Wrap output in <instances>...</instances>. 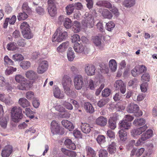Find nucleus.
Wrapping results in <instances>:
<instances>
[{"label": "nucleus", "mask_w": 157, "mask_h": 157, "mask_svg": "<svg viewBox=\"0 0 157 157\" xmlns=\"http://www.w3.org/2000/svg\"><path fill=\"white\" fill-rule=\"evenodd\" d=\"M61 83L65 93L68 96H72L74 92L70 89L72 83L71 78L68 76L64 75L62 79Z\"/></svg>", "instance_id": "1"}, {"label": "nucleus", "mask_w": 157, "mask_h": 157, "mask_svg": "<svg viewBox=\"0 0 157 157\" xmlns=\"http://www.w3.org/2000/svg\"><path fill=\"white\" fill-rule=\"evenodd\" d=\"M63 27H60L57 29L52 39L53 42H60L66 38L67 36V33L66 32L63 30Z\"/></svg>", "instance_id": "2"}, {"label": "nucleus", "mask_w": 157, "mask_h": 157, "mask_svg": "<svg viewBox=\"0 0 157 157\" xmlns=\"http://www.w3.org/2000/svg\"><path fill=\"white\" fill-rule=\"evenodd\" d=\"M12 120L14 122H19L23 117L21 108L19 107H13L11 110Z\"/></svg>", "instance_id": "3"}, {"label": "nucleus", "mask_w": 157, "mask_h": 157, "mask_svg": "<svg viewBox=\"0 0 157 157\" xmlns=\"http://www.w3.org/2000/svg\"><path fill=\"white\" fill-rule=\"evenodd\" d=\"M22 30V33L24 38L30 39L33 37V35L31 32L29 25L26 22L22 23L20 26Z\"/></svg>", "instance_id": "4"}, {"label": "nucleus", "mask_w": 157, "mask_h": 157, "mask_svg": "<svg viewBox=\"0 0 157 157\" xmlns=\"http://www.w3.org/2000/svg\"><path fill=\"white\" fill-rule=\"evenodd\" d=\"M127 111L130 113H133L134 115L137 117L141 116L142 115V112L139 111V107L136 104L131 103L129 104L127 108Z\"/></svg>", "instance_id": "5"}, {"label": "nucleus", "mask_w": 157, "mask_h": 157, "mask_svg": "<svg viewBox=\"0 0 157 157\" xmlns=\"http://www.w3.org/2000/svg\"><path fill=\"white\" fill-rule=\"evenodd\" d=\"M82 23L85 27H92L94 23V17L91 14H90L88 13H86L84 15V19L82 20Z\"/></svg>", "instance_id": "6"}, {"label": "nucleus", "mask_w": 157, "mask_h": 157, "mask_svg": "<svg viewBox=\"0 0 157 157\" xmlns=\"http://www.w3.org/2000/svg\"><path fill=\"white\" fill-rule=\"evenodd\" d=\"M47 10L49 14L52 17H54L57 13V9L54 0H48Z\"/></svg>", "instance_id": "7"}, {"label": "nucleus", "mask_w": 157, "mask_h": 157, "mask_svg": "<svg viewBox=\"0 0 157 157\" xmlns=\"http://www.w3.org/2000/svg\"><path fill=\"white\" fill-rule=\"evenodd\" d=\"M74 85L75 88L77 90L81 89L83 84L82 76L80 75H76L74 77Z\"/></svg>", "instance_id": "8"}, {"label": "nucleus", "mask_w": 157, "mask_h": 157, "mask_svg": "<svg viewBox=\"0 0 157 157\" xmlns=\"http://www.w3.org/2000/svg\"><path fill=\"white\" fill-rule=\"evenodd\" d=\"M114 86L116 90H120L122 94H124L125 93L126 85L121 80H116L115 82Z\"/></svg>", "instance_id": "9"}, {"label": "nucleus", "mask_w": 157, "mask_h": 157, "mask_svg": "<svg viewBox=\"0 0 157 157\" xmlns=\"http://www.w3.org/2000/svg\"><path fill=\"white\" fill-rule=\"evenodd\" d=\"M147 124H145L139 128L133 129L131 131V135L134 137L136 138L138 136L144 132L147 129Z\"/></svg>", "instance_id": "10"}, {"label": "nucleus", "mask_w": 157, "mask_h": 157, "mask_svg": "<svg viewBox=\"0 0 157 157\" xmlns=\"http://www.w3.org/2000/svg\"><path fill=\"white\" fill-rule=\"evenodd\" d=\"M51 129L52 132L54 134H62L64 133L63 129L61 128L62 133L59 132L60 131V127L58 123L55 121H53L51 123Z\"/></svg>", "instance_id": "11"}, {"label": "nucleus", "mask_w": 157, "mask_h": 157, "mask_svg": "<svg viewBox=\"0 0 157 157\" xmlns=\"http://www.w3.org/2000/svg\"><path fill=\"white\" fill-rule=\"evenodd\" d=\"M48 66L47 61L44 60L40 61L37 68V72L39 74L43 73L47 69Z\"/></svg>", "instance_id": "12"}, {"label": "nucleus", "mask_w": 157, "mask_h": 157, "mask_svg": "<svg viewBox=\"0 0 157 157\" xmlns=\"http://www.w3.org/2000/svg\"><path fill=\"white\" fill-rule=\"evenodd\" d=\"M85 73L88 76H92L94 75L96 69L95 66L91 64H86L84 67Z\"/></svg>", "instance_id": "13"}, {"label": "nucleus", "mask_w": 157, "mask_h": 157, "mask_svg": "<svg viewBox=\"0 0 157 157\" xmlns=\"http://www.w3.org/2000/svg\"><path fill=\"white\" fill-rule=\"evenodd\" d=\"M13 148L11 146L8 145L4 147L2 150L1 155L2 157H8L12 153Z\"/></svg>", "instance_id": "14"}, {"label": "nucleus", "mask_w": 157, "mask_h": 157, "mask_svg": "<svg viewBox=\"0 0 157 157\" xmlns=\"http://www.w3.org/2000/svg\"><path fill=\"white\" fill-rule=\"evenodd\" d=\"M99 12L105 18L110 19L113 17V15L111 12L107 9H100L99 10Z\"/></svg>", "instance_id": "15"}, {"label": "nucleus", "mask_w": 157, "mask_h": 157, "mask_svg": "<svg viewBox=\"0 0 157 157\" xmlns=\"http://www.w3.org/2000/svg\"><path fill=\"white\" fill-rule=\"evenodd\" d=\"M25 76L28 78L34 80L38 78V76L36 73L33 70H29L26 72Z\"/></svg>", "instance_id": "16"}, {"label": "nucleus", "mask_w": 157, "mask_h": 157, "mask_svg": "<svg viewBox=\"0 0 157 157\" xmlns=\"http://www.w3.org/2000/svg\"><path fill=\"white\" fill-rule=\"evenodd\" d=\"M153 135V131L151 129H148L141 135V139L142 140L145 141L151 137Z\"/></svg>", "instance_id": "17"}, {"label": "nucleus", "mask_w": 157, "mask_h": 157, "mask_svg": "<svg viewBox=\"0 0 157 157\" xmlns=\"http://www.w3.org/2000/svg\"><path fill=\"white\" fill-rule=\"evenodd\" d=\"M73 48L75 51L78 53H81L84 50L85 47L82 44L79 43L78 42L75 43Z\"/></svg>", "instance_id": "18"}, {"label": "nucleus", "mask_w": 157, "mask_h": 157, "mask_svg": "<svg viewBox=\"0 0 157 157\" xmlns=\"http://www.w3.org/2000/svg\"><path fill=\"white\" fill-rule=\"evenodd\" d=\"M0 101L8 105L12 104L13 103L10 97H5V94L1 92H0Z\"/></svg>", "instance_id": "19"}, {"label": "nucleus", "mask_w": 157, "mask_h": 157, "mask_svg": "<svg viewBox=\"0 0 157 157\" xmlns=\"http://www.w3.org/2000/svg\"><path fill=\"white\" fill-rule=\"evenodd\" d=\"M54 96L56 98L63 99L64 97V94L61 93L60 90L58 87H55L53 90Z\"/></svg>", "instance_id": "20"}, {"label": "nucleus", "mask_w": 157, "mask_h": 157, "mask_svg": "<svg viewBox=\"0 0 157 157\" xmlns=\"http://www.w3.org/2000/svg\"><path fill=\"white\" fill-rule=\"evenodd\" d=\"M145 150L144 148H141L139 149L133 148L131 151V156L136 155L137 156H140L144 152Z\"/></svg>", "instance_id": "21"}, {"label": "nucleus", "mask_w": 157, "mask_h": 157, "mask_svg": "<svg viewBox=\"0 0 157 157\" xmlns=\"http://www.w3.org/2000/svg\"><path fill=\"white\" fill-rule=\"evenodd\" d=\"M107 122V120L106 117L103 116H100L98 117L96 121V123L101 126H105Z\"/></svg>", "instance_id": "22"}, {"label": "nucleus", "mask_w": 157, "mask_h": 157, "mask_svg": "<svg viewBox=\"0 0 157 157\" xmlns=\"http://www.w3.org/2000/svg\"><path fill=\"white\" fill-rule=\"evenodd\" d=\"M131 123L125 121L124 119L119 124V128L121 130L128 129L131 126Z\"/></svg>", "instance_id": "23"}, {"label": "nucleus", "mask_w": 157, "mask_h": 157, "mask_svg": "<svg viewBox=\"0 0 157 157\" xmlns=\"http://www.w3.org/2000/svg\"><path fill=\"white\" fill-rule=\"evenodd\" d=\"M62 125L69 131H72L74 128V126L72 123L67 120H63L62 121Z\"/></svg>", "instance_id": "24"}, {"label": "nucleus", "mask_w": 157, "mask_h": 157, "mask_svg": "<svg viewBox=\"0 0 157 157\" xmlns=\"http://www.w3.org/2000/svg\"><path fill=\"white\" fill-rule=\"evenodd\" d=\"M81 128L82 132L85 133H88L91 130V127L90 125L86 123H82Z\"/></svg>", "instance_id": "25"}, {"label": "nucleus", "mask_w": 157, "mask_h": 157, "mask_svg": "<svg viewBox=\"0 0 157 157\" xmlns=\"http://www.w3.org/2000/svg\"><path fill=\"white\" fill-rule=\"evenodd\" d=\"M64 144L66 147L69 149L74 150L76 149V147L75 144L72 142L70 139H66L64 142Z\"/></svg>", "instance_id": "26"}, {"label": "nucleus", "mask_w": 157, "mask_h": 157, "mask_svg": "<svg viewBox=\"0 0 157 157\" xmlns=\"http://www.w3.org/2000/svg\"><path fill=\"white\" fill-rule=\"evenodd\" d=\"M20 84L17 86V88L19 90H28L29 87V84L27 80L20 83Z\"/></svg>", "instance_id": "27"}, {"label": "nucleus", "mask_w": 157, "mask_h": 157, "mask_svg": "<svg viewBox=\"0 0 157 157\" xmlns=\"http://www.w3.org/2000/svg\"><path fill=\"white\" fill-rule=\"evenodd\" d=\"M18 104L23 108L28 107L30 105L29 101L25 98H21L18 100Z\"/></svg>", "instance_id": "28"}, {"label": "nucleus", "mask_w": 157, "mask_h": 157, "mask_svg": "<svg viewBox=\"0 0 157 157\" xmlns=\"http://www.w3.org/2000/svg\"><path fill=\"white\" fill-rule=\"evenodd\" d=\"M69 44V43L68 41L63 43L57 48L58 52H64L67 48Z\"/></svg>", "instance_id": "29"}, {"label": "nucleus", "mask_w": 157, "mask_h": 157, "mask_svg": "<svg viewBox=\"0 0 157 157\" xmlns=\"http://www.w3.org/2000/svg\"><path fill=\"white\" fill-rule=\"evenodd\" d=\"M117 147L116 143L114 142H112L109 145L108 150L110 154H112L116 152Z\"/></svg>", "instance_id": "30"}, {"label": "nucleus", "mask_w": 157, "mask_h": 157, "mask_svg": "<svg viewBox=\"0 0 157 157\" xmlns=\"http://www.w3.org/2000/svg\"><path fill=\"white\" fill-rule=\"evenodd\" d=\"M81 29V25L78 22L75 21H74L73 26L72 28V30L75 33H77L80 31Z\"/></svg>", "instance_id": "31"}, {"label": "nucleus", "mask_w": 157, "mask_h": 157, "mask_svg": "<svg viewBox=\"0 0 157 157\" xmlns=\"http://www.w3.org/2000/svg\"><path fill=\"white\" fill-rule=\"evenodd\" d=\"M84 109L87 112L92 113L94 111V109L91 104L89 102L85 103L84 104Z\"/></svg>", "instance_id": "32"}, {"label": "nucleus", "mask_w": 157, "mask_h": 157, "mask_svg": "<svg viewBox=\"0 0 157 157\" xmlns=\"http://www.w3.org/2000/svg\"><path fill=\"white\" fill-rule=\"evenodd\" d=\"M116 118L114 117H110L109 119L108 123L109 126L111 129H114L116 127Z\"/></svg>", "instance_id": "33"}, {"label": "nucleus", "mask_w": 157, "mask_h": 157, "mask_svg": "<svg viewBox=\"0 0 157 157\" xmlns=\"http://www.w3.org/2000/svg\"><path fill=\"white\" fill-rule=\"evenodd\" d=\"M146 123V120L144 118H138L135 119L133 124L136 126H142Z\"/></svg>", "instance_id": "34"}, {"label": "nucleus", "mask_w": 157, "mask_h": 157, "mask_svg": "<svg viewBox=\"0 0 157 157\" xmlns=\"http://www.w3.org/2000/svg\"><path fill=\"white\" fill-rule=\"evenodd\" d=\"M109 68L112 71H115L117 68V64L115 59H111L109 62Z\"/></svg>", "instance_id": "35"}, {"label": "nucleus", "mask_w": 157, "mask_h": 157, "mask_svg": "<svg viewBox=\"0 0 157 157\" xmlns=\"http://www.w3.org/2000/svg\"><path fill=\"white\" fill-rule=\"evenodd\" d=\"M135 0H125L123 2V5L126 7L130 8L134 6Z\"/></svg>", "instance_id": "36"}, {"label": "nucleus", "mask_w": 157, "mask_h": 157, "mask_svg": "<svg viewBox=\"0 0 157 157\" xmlns=\"http://www.w3.org/2000/svg\"><path fill=\"white\" fill-rule=\"evenodd\" d=\"M67 56L68 60L70 61H72L75 57L74 53L72 48H70L67 52Z\"/></svg>", "instance_id": "37"}, {"label": "nucleus", "mask_w": 157, "mask_h": 157, "mask_svg": "<svg viewBox=\"0 0 157 157\" xmlns=\"http://www.w3.org/2000/svg\"><path fill=\"white\" fill-rule=\"evenodd\" d=\"M20 66L23 69L25 70L30 67L31 63L29 61L24 60L20 63Z\"/></svg>", "instance_id": "38"}, {"label": "nucleus", "mask_w": 157, "mask_h": 157, "mask_svg": "<svg viewBox=\"0 0 157 157\" xmlns=\"http://www.w3.org/2000/svg\"><path fill=\"white\" fill-rule=\"evenodd\" d=\"M93 42L95 46L100 47L101 44V38L98 36H96L93 38Z\"/></svg>", "instance_id": "39"}, {"label": "nucleus", "mask_w": 157, "mask_h": 157, "mask_svg": "<svg viewBox=\"0 0 157 157\" xmlns=\"http://www.w3.org/2000/svg\"><path fill=\"white\" fill-rule=\"evenodd\" d=\"M118 134L120 140L125 141L127 139V133L123 130H120L118 132Z\"/></svg>", "instance_id": "40"}, {"label": "nucleus", "mask_w": 157, "mask_h": 157, "mask_svg": "<svg viewBox=\"0 0 157 157\" xmlns=\"http://www.w3.org/2000/svg\"><path fill=\"white\" fill-rule=\"evenodd\" d=\"M15 79L17 82L19 83L22 82L26 81L27 80L23 75L20 74L16 75L15 77Z\"/></svg>", "instance_id": "41"}, {"label": "nucleus", "mask_w": 157, "mask_h": 157, "mask_svg": "<svg viewBox=\"0 0 157 157\" xmlns=\"http://www.w3.org/2000/svg\"><path fill=\"white\" fill-rule=\"evenodd\" d=\"M72 25V23L71 20L68 18H65L63 22V25L67 29H68L71 27Z\"/></svg>", "instance_id": "42"}, {"label": "nucleus", "mask_w": 157, "mask_h": 157, "mask_svg": "<svg viewBox=\"0 0 157 157\" xmlns=\"http://www.w3.org/2000/svg\"><path fill=\"white\" fill-rule=\"evenodd\" d=\"M67 13L68 15L71 14L74 11L75 7L73 4H70L68 5L66 7Z\"/></svg>", "instance_id": "43"}, {"label": "nucleus", "mask_w": 157, "mask_h": 157, "mask_svg": "<svg viewBox=\"0 0 157 157\" xmlns=\"http://www.w3.org/2000/svg\"><path fill=\"white\" fill-rule=\"evenodd\" d=\"M87 151V155L89 157H95L96 153L94 151L91 147H88L86 148Z\"/></svg>", "instance_id": "44"}, {"label": "nucleus", "mask_w": 157, "mask_h": 157, "mask_svg": "<svg viewBox=\"0 0 157 157\" xmlns=\"http://www.w3.org/2000/svg\"><path fill=\"white\" fill-rule=\"evenodd\" d=\"M12 59L15 61H21L24 59V57L20 54H16L13 56Z\"/></svg>", "instance_id": "45"}, {"label": "nucleus", "mask_w": 157, "mask_h": 157, "mask_svg": "<svg viewBox=\"0 0 157 157\" xmlns=\"http://www.w3.org/2000/svg\"><path fill=\"white\" fill-rule=\"evenodd\" d=\"M17 68L12 67H10L7 68L6 70L5 74L6 75H9L12 74L14 72L16 71Z\"/></svg>", "instance_id": "46"}, {"label": "nucleus", "mask_w": 157, "mask_h": 157, "mask_svg": "<svg viewBox=\"0 0 157 157\" xmlns=\"http://www.w3.org/2000/svg\"><path fill=\"white\" fill-rule=\"evenodd\" d=\"M28 17V15L25 12L19 13L17 16V19L19 21L25 20Z\"/></svg>", "instance_id": "47"}, {"label": "nucleus", "mask_w": 157, "mask_h": 157, "mask_svg": "<svg viewBox=\"0 0 157 157\" xmlns=\"http://www.w3.org/2000/svg\"><path fill=\"white\" fill-rule=\"evenodd\" d=\"M114 23L110 21L106 24V29L109 31H110L113 29V28L115 27Z\"/></svg>", "instance_id": "48"}, {"label": "nucleus", "mask_w": 157, "mask_h": 157, "mask_svg": "<svg viewBox=\"0 0 157 157\" xmlns=\"http://www.w3.org/2000/svg\"><path fill=\"white\" fill-rule=\"evenodd\" d=\"M4 60L5 65H13L14 64V62L7 56L4 57Z\"/></svg>", "instance_id": "49"}, {"label": "nucleus", "mask_w": 157, "mask_h": 157, "mask_svg": "<svg viewBox=\"0 0 157 157\" xmlns=\"http://www.w3.org/2000/svg\"><path fill=\"white\" fill-rule=\"evenodd\" d=\"M131 74L134 77H136L140 74L138 66L135 67L132 71Z\"/></svg>", "instance_id": "50"}, {"label": "nucleus", "mask_w": 157, "mask_h": 157, "mask_svg": "<svg viewBox=\"0 0 157 157\" xmlns=\"http://www.w3.org/2000/svg\"><path fill=\"white\" fill-rule=\"evenodd\" d=\"M16 45V44L13 42L8 44L7 45V49L9 50H16L17 48Z\"/></svg>", "instance_id": "51"}, {"label": "nucleus", "mask_w": 157, "mask_h": 157, "mask_svg": "<svg viewBox=\"0 0 157 157\" xmlns=\"http://www.w3.org/2000/svg\"><path fill=\"white\" fill-rule=\"evenodd\" d=\"M0 118V125L4 129L6 128L7 124V121L6 118Z\"/></svg>", "instance_id": "52"}, {"label": "nucleus", "mask_w": 157, "mask_h": 157, "mask_svg": "<svg viewBox=\"0 0 157 157\" xmlns=\"http://www.w3.org/2000/svg\"><path fill=\"white\" fill-rule=\"evenodd\" d=\"M150 79V76L147 73L143 75L141 77V80L143 82H149Z\"/></svg>", "instance_id": "53"}, {"label": "nucleus", "mask_w": 157, "mask_h": 157, "mask_svg": "<svg viewBox=\"0 0 157 157\" xmlns=\"http://www.w3.org/2000/svg\"><path fill=\"white\" fill-rule=\"evenodd\" d=\"M96 140L99 144L104 143L105 141V137L103 135H98L96 138Z\"/></svg>", "instance_id": "54"}, {"label": "nucleus", "mask_w": 157, "mask_h": 157, "mask_svg": "<svg viewBox=\"0 0 157 157\" xmlns=\"http://www.w3.org/2000/svg\"><path fill=\"white\" fill-rule=\"evenodd\" d=\"M108 152L107 151L103 149H101L99 152V157H107Z\"/></svg>", "instance_id": "55"}, {"label": "nucleus", "mask_w": 157, "mask_h": 157, "mask_svg": "<svg viewBox=\"0 0 157 157\" xmlns=\"http://www.w3.org/2000/svg\"><path fill=\"white\" fill-rule=\"evenodd\" d=\"M26 98L29 100H33L34 98V93L32 91H28L26 93Z\"/></svg>", "instance_id": "56"}, {"label": "nucleus", "mask_w": 157, "mask_h": 157, "mask_svg": "<svg viewBox=\"0 0 157 157\" xmlns=\"http://www.w3.org/2000/svg\"><path fill=\"white\" fill-rule=\"evenodd\" d=\"M111 92L110 90L108 88H105L102 91V95L104 97H107L109 95Z\"/></svg>", "instance_id": "57"}, {"label": "nucleus", "mask_w": 157, "mask_h": 157, "mask_svg": "<svg viewBox=\"0 0 157 157\" xmlns=\"http://www.w3.org/2000/svg\"><path fill=\"white\" fill-rule=\"evenodd\" d=\"M36 12L40 15H43L45 13L44 9L40 6H38L36 9Z\"/></svg>", "instance_id": "58"}, {"label": "nucleus", "mask_w": 157, "mask_h": 157, "mask_svg": "<svg viewBox=\"0 0 157 157\" xmlns=\"http://www.w3.org/2000/svg\"><path fill=\"white\" fill-rule=\"evenodd\" d=\"M108 101V100L107 99H102L99 101L98 103V105L101 107L106 104Z\"/></svg>", "instance_id": "59"}, {"label": "nucleus", "mask_w": 157, "mask_h": 157, "mask_svg": "<svg viewBox=\"0 0 157 157\" xmlns=\"http://www.w3.org/2000/svg\"><path fill=\"white\" fill-rule=\"evenodd\" d=\"M71 40L73 42H78L80 40V38L78 34H74L71 37Z\"/></svg>", "instance_id": "60"}, {"label": "nucleus", "mask_w": 157, "mask_h": 157, "mask_svg": "<svg viewBox=\"0 0 157 157\" xmlns=\"http://www.w3.org/2000/svg\"><path fill=\"white\" fill-rule=\"evenodd\" d=\"M22 8L27 13H30L31 10L28 6V3L27 2H25L22 6Z\"/></svg>", "instance_id": "61"}, {"label": "nucleus", "mask_w": 157, "mask_h": 157, "mask_svg": "<svg viewBox=\"0 0 157 157\" xmlns=\"http://www.w3.org/2000/svg\"><path fill=\"white\" fill-rule=\"evenodd\" d=\"M147 86L148 85L147 82L142 83L140 86L141 91L143 92H146L147 90Z\"/></svg>", "instance_id": "62"}, {"label": "nucleus", "mask_w": 157, "mask_h": 157, "mask_svg": "<svg viewBox=\"0 0 157 157\" xmlns=\"http://www.w3.org/2000/svg\"><path fill=\"white\" fill-rule=\"evenodd\" d=\"M97 85L95 84L93 81L91 79H90L89 83V87L91 90H94L96 88L97 86Z\"/></svg>", "instance_id": "63"}, {"label": "nucleus", "mask_w": 157, "mask_h": 157, "mask_svg": "<svg viewBox=\"0 0 157 157\" xmlns=\"http://www.w3.org/2000/svg\"><path fill=\"white\" fill-rule=\"evenodd\" d=\"M135 143V140H131L128 144L127 145L126 149L128 150H129L132 149L133 146V144Z\"/></svg>", "instance_id": "64"}]
</instances>
